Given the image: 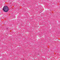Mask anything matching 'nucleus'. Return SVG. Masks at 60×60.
<instances>
[{"mask_svg": "<svg viewBox=\"0 0 60 60\" xmlns=\"http://www.w3.org/2000/svg\"><path fill=\"white\" fill-rule=\"evenodd\" d=\"M3 10L5 12H8V11L9 10V9L7 6H5L4 7Z\"/></svg>", "mask_w": 60, "mask_h": 60, "instance_id": "nucleus-1", "label": "nucleus"}]
</instances>
